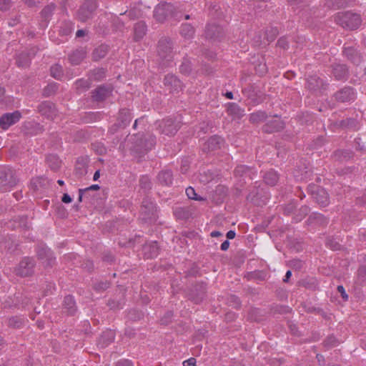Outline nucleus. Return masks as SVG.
Wrapping results in <instances>:
<instances>
[{"label":"nucleus","instance_id":"nucleus-1","mask_svg":"<svg viewBox=\"0 0 366 366\" xmlns=\"http://www.w3.org/2000/svg\"><path fill=\"white\" fill-rule=\"evenodd\" d=\"M158 61L162 66H166L173 59L172 44L167 38L159 40L157 46Z\"/></svg>","mask_w":366,"mask_h":366},{"label":"nucleus","instance_id":"nucleus-2","mask_svg":"<svg viewBox=\"0 0 366 366\" xmlns=\"http://www.w3.org/2000/svg\"><path fill=\"white\" fill-rule=\"evenodd\" d=\"M335 21L344 28L356 29L361 24L360 15L352 12L338 13Z\"/></svg>","mask_w":366,"mask_h":366},{"label":"nucleus","instance_id":"nucleus-3","mask_svg":"<svg viewBox=\"0 0 366 366\" xmlns=\"http://www.w3.org/2000/svg\"><path fill=\"white\" fill-rule=\"evenodd\" d=\"M16 172L11 168L0 169V190L6 191L16 184Z\"/></svg>","mask_w":366,"mask_h":366},{"label":"nucleus","instance_id":"nucleus-4","mask_svg":"<svg viewBox=\"0 0 366 366\" xmlns=\"http://www.w3.org/2000/svg\"><path fill=\"white\" fill-rule=\"evenodd\" d=\"M97 8V4L93 0L86 1L77 11L76 17L81 21H86L92 18Z\"/></svg>","mask_w":366,"mask_h":366},{"label":"nucleus","instance_id":"nucleus-5","mask_svg":"<svg viewBox=\"0 0 366 366\" xmlns=\"http://www.w3.org/2000/svg\"><path fill=\"white\" fill-rule=\"evenodd\" d=\"M175 7L169 3L159 4L154 10V16L158 21H163L169 15H176Z\"/></svg>","mask_w":366,"mask_h":366},{"label":"nucleus","instance_id":"nucleus-6","mask_svg":"<svg viewBox=\"0 0 366 366\" xmlns=\"http://www.w3.org/2000/svg\"><path fill=\"white\" fill-rule=\"evenodd\" d=\"M155 143V137L149 136L148 139H141L139 141L135 142L132 149L142 154L152 149Z\"/></svg>","mask_w":366,"mask_h":366},{"label":"nucleus","instance_id":"nucleus-7","mask_svg":"<svg viewBox=\"0 0 366 366\" xmlns=\"http://www.w3.org/2000/svg\"><path fill=\"white\" fill-rule=\"evenodd\" d=\"M158 129L162 134L172 136L179 129V124L172 119H167L159 123Z\"/></svg>","mask_w":366,"mask_h":366},{"label":"nucleus","instance_id":"nucleus-8","mask_svg":"<svg viewBox=\"0 0 366 366\" xmlns=\"http://www.w3.org/2000/svg\"><path fill=\"white\" fill-rule=\"evenodd\" d=\"M34 262L31 259L24 258L22 259L17 267L16 273L21 277H27L31 274L33 272Z\"/></svg>","mask_w":366,"mask_h":366},{"label":"nucleus","instance_id":"nucleus-9","mask_svg":"<svg viewBox=\"0 0 366 366\" xmlns=\"http://www.w3.org/2000/svg\"><path fill=\"white\" fill-rule=\"evenodd\" d=\"M21 118V113L18 111L6 113L0 118V126L3 129H7L10 126L16 124Z\"/></svg>","mask_w":366,"mask_h":366},{"label":"nucleus","instance_id":"nucleus-10","mask_svg":"<svg viewBox=\"0 0 366 366\" xmlns=\"http://www.w3.org/2000/svg\"><path fill=\"white\" fill-rule=\"evenodd\" d=\"M164 85L169 92H179L182 89L180 80L173 74H167L165 76Z\"/></svg>","mask_w":366,"mask_h":366},{"label":"nucleus","instance_id":"nucleus-11","mask_svg":"<svg viewBox=\"0 0 366 366\" xmlns=\"http://www.w3.org/2000/svg\"><path fill=\"white\" fill-rule=\"evenodd\" d=\"M284 127V123L281 121L278 116H274L271 119L267 120L264 127V130L266 132L272 133L278 132Z\"/></svg>","mask_w":366,"mask_h":366},{"label":"nucleus","instance_id":"nucleus-12","mask_svg":"<svg viewBox=\"0 0 366 366\" xmlns=\"http://www.w3.org/2000/svg\"><path fill=\"white\" fill-rule=\"evenodd\" d=\"M335 99L341 102H350L355 99V92L350 87H345L335 94Z\"/></svg>","mask_w":366,"mask_h":366},{"label":"nucleus","instance_id":"nucleus-13","mask_svg":"<svg viewBox=\"0 0 366 366\" xmlns=\"http://www.w3.org/2000/svg\"><path fill=\"white\" fill-rule=\"evenodd\" d=\"M112 92V89L109 86H103L97 88L94 92L92 97L96 101H102L107 98Z\"/></svg>","mask_w":366,"mask_h":366},{"label":"nucleus","instance_id":"nucleus-14","mask_svg":"<svg viewBox=\"0 0 366 366\" xmlns=\"http://www.w3.org/2000/svg\"><path fill=\"white\" fill-rule=\"evenodd\" d=\"M222 139L218 136H213L210 137L207 142H205L203 150L204 151H214L219 149L222 144Z\"/></svg>","mask_w":366,"mask_h":366},{"label":"nucleus","instance_id":"nucleus-15","mask_svg":"<svg viewBox=\"0 0 366 366\" xmlns=\"http://www.w3.org/2000/svg\"><path fill=\"white\" fill-rule=\"evenodd\" d=\"M144 255L147 258H154L159 254V247L157 242H151L143 247Z\"/></svg>","mask_w":366,"mask_h":366},{"label":"nucleus","instance_id":"nucleus-16","mask_svg":"<svg viewBox=\"0 0 366 366\" xmlns=\"http://www.w3.org/2000/svg\"><path fill=\"white\" fill-rule=\"evenodd\" d=\"M30 189L36 193L38 195V192L40 194L44 192L45 189V179L43 177H36L31 179L30 184Z\"/></svg>","mask_w":366,"mask_h":366},{"label":"nucleus","instance_id":"nucleus-17","mask_svg":"<svg viewBox=\"0 0 366 366\" xmlns=\"http://www.w3.org/2000/svg\"><path fill=\"white\" fill-rule=\"evenodd\" d=\"M63 309L65 312L70 315H73L76 310V304L74 297L71 295L66 296L63 302Z\"/></svg>","mask_w":366,"mask_h":366},{"label":"nucleus","instance_id":"nucleus-18","mask_svg":"<svg viewBox=\"0 0 366 366\" xmlns=\"http://www.w3.org/2000/svg\"><path fill=\"white\" fill-rule=\"evenodd\" d=\"M114 340V333L112 330L104 332L98 341V345L101 347H106Z\"/></svg>","mask_w":366,"mask_h":366},{"label":"nucleus","instance_id":"nucleus-19","mask_svg":"<svg viewBox=\"0 0 366 366\" xmlns=\"http://www.w3.org/2000/svg\"><path fill=\"white\" fill-rule=\"evenodd\" d=\"M313 197L319 204L323 207L326 206L329 202L328 194L324 189H317V192L313 194Z\"/></svg>","mask_w":366,"mask_h":366},{"label":"nucleus","instance_id":"nucleus-20","mask_svg":"<svg viewBox=\"0 0 366 366\" xmlns=\"http://www.w3.org/2000/svg\"><path fill=\"white\" fill-rule=\"evenodd\" d=\"M86 51L84 49L74 51L69 56V60L72 64L77 65L85 58Z\"/></svg>","mask_w":366,"mask_h":366},{"label":"nucleus","instance_id":"nucleus-21","mask_svg":"<svg viewBox=\"0 0 366 366\" xmlns=\"http://www.w3.org/2000/svg\"><path fill=\"white\" fill-rule=\"evenodd\" d=\"M332 74L336 79L341 80L347 76V69L345 65L338 64L333 66Z\"/></svg>","mask_w":366,"mask_h":366},{"label":"nucleus","instance_id":"nucleus-22","mask_svg":"<svg viewBox=\"0 0 366 366\" xmlns=\"http://www.w3.org/2000/svg\"><path fill=\"white\" fill-rule=\"evenodd\" d=\"M322 86V81L317 76H311L307 79V87L310 90L316 91Z\"/></svg>","mask_w":366,"mask_h":366},{"label":"nucleus","instance_id":"nucleus-23","mask_svg":"<svg viewBox=\"0 0 366 366\" xmlns=\"http://www.w3.org/2000/svg\"><path fill=\"white\" fill-rule=\"evenodd\" d=\"M131 114L127 109L121 110L118 117V125L120 127H125L131 120Z\"/></svg>","mask_w":366,"mask_h":366},{"label":"nucleus","instance_id":"nucleus-24","mask_svg":"<svg viewBox=\"0 0 366 366\" xmlns=\"http://www.w3.org/2000/svg\"><path fill=\"white\" fill-rule=\"evenodd\" d=\"M155 210L154 205L152 202L144 201L141 208L142 214H145V218H150L154 214Z\"/></svg>","mask_w":366,"mask_h":366},{"label":"nucleus","instance_id":"nucleus-25","mask_svg":"<svg viewBox=\"0 0 366 366\" xmlns=\"http://www.w3.org/2000/svg\"><path fill=\"white\" fill-rule=\"evenodd\" d=\"M227 112L229 114L232 115L235 118H239L243 116L244 110L242 109L235 103H229L227 106Z\"/></svg>","mask_w":366,"mask_h":366},{"label":"nucleus","instance_id":"nucleus-26","mask_svg":"<svg viewBox=\"0 0 366 366\" xmlns=\"http://www.w3.org/2000/svg\"><path fill=\"white\" fill-rule=\"evenodd\" d=\"M180 33L184 39H190L194 36V29L191 24H184L182 25Z\"/></svg>","mask_w":366,"mask_h":366},{"label":"nucleus","instance_id":"nucleus-27","mask_svg":"<svg viewBox=\"0 0 366 366\" xmlns=\"http://www.w3.org/2000/svg\"><path fill=\"white\" fill-rule=\"evenodd\" d=\"M344 54L354 64H359L360 62V57L358 56L357 53L353 48H345Z\"/></svg>","mask_w":366,"mask_h":366},{"label":"nucleus","instance_id":"nucleus-28","mask_svg":"<svg viewBox=\"0 0 366 366\" xmlns=\"http://www.w3.org/2000/svg\"><path fill=\"white\" fill-rule=\"evenodd\" d=\"M146 33V25L144 22H138L134 26V39L138 41L141 39Z\"/></svg>","mask_w":366,"mask_h":366},{"label":"nucleus","instance_id":"nucleus-29","mask_svg":"<svg viewBox=\"0 0 366 366\" xmlns=\"http://www.w3.org/2000/svg\"><path fill=\"white\" fill-rule=\"evenodd\" d=\"M222 32V29L214 24L207 26L206 30L207 36L212 39L219 38Z\"/></svg>","mask_w":366,"mask_h":366},{"label":"nucleus","instance_id":"nucleus-30","mask_svg":"<svg viewBox=\"0 0 366 366\" xmlns=\"http://www.w3.org/2000/svg\"><path fill=\"white\" fill-rule=\"evenodd\" d=\"M159 182L164 185H169L172 183V174L170 171H162L158 175Z\"/></svg>","mask_w":366,"mask_h":366},{"label":"nucleus","instance_id":"nucleus-31","mask_svg":"<svg viewBox=\"0 0 366 366\" xmlns=\"http://www.w3.org/2000/svg\"><path fill=\"white\" fill-rule=\"evenodd\" d=\"M264 179L267 184L272 186L277 182L278 176L274 171H269L264 174Z\"/></svg>","mask_w":366,"mask_h":366},{"label":"nucleus","instance_id":"nucleus-32","mask_svg":"<svg viewBox=\"0 0 366 366\" xmlns=\"http://www.w3.org/2000/svg\"><path fill=\"white\" fill-rule=\"evenodd\" d=\"M108 51V47L106 45H101L93 52V57L95 60L100 59L106 56Z\"/></svg>","mask_w":366,"mask_h":366},{"label":"nucleus","instance_id":"nucleus-33","mask_svg":"<svg viewBox=\"0 0 366 366\" xmlns=\"http://www.w3.org/2000/svg\"><path fill=\"white\" fill-rule=\"evenodd\" d=\"M267 115L264 112L258 111L250 115L249 119L252 123H258L266 120Z\"/></svg>","mask_w":366,"mask_h":366},{"label":"nucleus","instance_id":"nucleus-34","mask_svg":"<svg viewBox=\"0 0 366 366\" xmlns=\"http://www.w3.org/2000/svg\"><path fill=\"white\" fill-rule=\"evenodd\" d=\"M251 171L244 165L237 166L234 169V174L239 177H250Z\"/></svg>","mask_w":366,"mask_h":366},{"label":"nucleus","instance_id":"nucleus-35","mask_svg":"<svg viewBox=\"0 0 366 366\" xmlns=\"http://www.w3.org/2000/svg\"><path fill=\"white\" fill-rule=\"evenodd\" d=\"M49 162V167L51 169H57L61 164L60 159L55 155H50L47 157V162Z\"/></svg>","mask_w":366,"mask_h":366},{"label":"nucleus","instance_id":"nucleus-36","mask_svg":"<svg viewBox=\"0 0 366 366\" xmlns=\"http://www.w3.org/2000/svg\"><path fill=\"white\" fill-rule=\"evenodd\" d=\"M16 222L18 223V226L25 229V231L30 228V222L26 217H19L16 219Z\"/></svg>","mask_w":366,"mask_h":366},{"label":"nucleus","instance_id":"nucleus-37","mask_svg":"<svg viewBox=\"0 0 366 366\" xmlns=\"http://www.w3.org/2000/svg\"><path fill=\"white\" fill-rule=\"evenodd\" d=\"M29 58L25 54H20L16 59V64L19 66H26L29 63Z\"/></svg>","mask_w":366,"mask_h":366},{"label":"nucleus","instance_id":"nucleus-38","mask_svg":"<svg viewBox=\"0 0 366 366\" xmlns=\"http://www.w3.org/2000/svg\"><path fill=\"white\" fill-rule=\"evenodd\" d=\"M185 192H186V194L188 197V198H189L191 199H194V200H198V201L204 200V199L202 197H201L197 194V193L195 192V190L191 187H187L186 189Z\"/></svg>","mask_w":366,"mask_h":366},{"label":"nucleus","instance_id":"nucleus-39","mask_svg":"<svg viewBox=\"0 0 366 366\" xmlns=\"http://www.w3.org/2000/svg\"><path fill=\"white\" fill-rule=\"evenodd\" d=\"M51 76L55 79H59L62 74L61 67L59 65L52 66L50 69Z\"/></svg>","mask_w":366,"mask_h":366},{"label":"nucleus","instance_id":"nucleus-40","mask_svg":"<svg viewBox=\"0 0 366 366\" xmlns=\"http://www.w3.org/2000/svg\"><path fill=\"white\" fill-rule=\"evenodd\" d=\"M179 69L183 74H189L191 71V62L189 60H184L181 64Z\"/></svg>","mask_w":366,"mask_h":366},{"label":"nucleus","instance_id":"nucleus-41","mask_svg":"<svg viewBox=\"0 0 366 366\" xmlns=\"http://www.w3.org/2000/svg\"><path fill=\"white\" fill-rule=\"evenodd\" d=\"M109 287V283L107 281L99 282L95 284L94 289L97 291H104Z\"/></svg>","mask_w":366,"mask_h":366},{"label":"nucleus","instance_id":"nucleus-42","mask_svg":"<svg viewBox=\"0 0 366 366\" xmlns=\"http://www.w3.org/2000/svg\"><path fill=\"white\" fill-rule=\"evenodd\" d=\"M11 6V0H0V10H8Z\"/></svg>","mask_w":366,"mask_h":366},{"label":"nucleus","instance_id":"nucleus-43","mask_svg":"<svg viewBox=\"0 0 366 366\" xmlns=\"http://www.w3.org/2000/svg\"><path fill=\"white\" fill-rule=\"evenodd\" d=\"M140 186L144 189L150 188V182L147 177H143L140 179Z\"/></svg>","mask_w":366,"mask_h":366},{"label":"nucleus","instance_id":"nucleus-44","mask_svg":"<svg viewBox=\"0 0 366 366\" xmlns=\"http://www.w3.org/2000/svg\"><path fill=\"white\" fill-rule=\"evenodd\" d=\"M76 172L79 176H83L86 173V169L84 165H81V167L77 166L76 167Z\"/></svg>","mask_w":366,"mask_h":366},{"label":"nucleus","instance_id":"nucleus-45","mask_svg":"<svg viewBox=\"0 0 366 366\" xmlns=\"http://www.w3.org/2000/svg\"><path fill=\"white\" fill-rule=\"evenodd\" d=\"M358 275L362 278V282H366V268H360L358 270Z\"/></svg>","mask_w":366,"mask_h":366},{"label":"nucleus","instance_id":"nucleus-46","mask_svg":"<svg viewBox=\"0 0 366 366\" xmlns=\"http://www.w3.org/2000/svg\"><path fill=\"white\" fill-rule=\"evenodd\" d=\"M337 291L340 293L341 296L342 297V298L344 300H347L348 296L346 294L345 288L343 287V286H342V285L338 286L337 287Z\"/></svg>","mask_w":366,"mask_h":366},{"label":"nucleus","instance_id":"nucleus-47","mask_svg":"<svg viewBox=\"0 0 366 366\" xmlns=\"http://www.w3.org/2000/svg\"><path fill=\"white\" fill-rule=\"evenodd\" d=\"M184 366H197L194 358H190L184 362Z\"/></svg>","mask_w":366,"mask_h":366},{"label":"nucleus","instance_id":"nucleus-48","mask_svg":"<svg viewBox=\"0 0 366 366\" xmlns=\"http://www.w3.org/2000/svg\"><path fill=\"white\" fill-rule=\"evenodd\" d=\"M277 44L280 47L283 49H287L288 47V44L285 39H280L277 41Z\"/></svg>","mask_w":366,"mask_h":366},{"label":"nucleus","instance_id":"nucleus-49","mask_svg":"<svg viewBox=\"0 0 366 366\" xmlns=\"http://www.w3.org/2000/svg\"><path fill=\"white\" fill-rule=\"evenodd\" d=\"M57 89L56 84L51 83L47 85V94L54 92Z\"/></svg>","mask_w":366,"mask_h":366},{"label":"nucleus","instance_id":"nucleus-50","mask_svg":"<svg viewBox=\"0 0 366 366\" xmlns=\"http://www.w3.org/2000/svg\"><path fill=\"white\" fill-rule=\"evenodd\" d=\"M94 72L97 73V74H95V75H97L95 76V79H97L102 78L104 74V71L102 69H97L94 71Z\"/></svg>","mask_w":366,"mask_h":366},{"label":"nucleus","instance_id":"nucleus-51","mask_svg":"<svg viewBox=\"0 0 366 366\" xmlns=\"http://www.w3.org/2000/svg\"><path fill=\"white\" fill-rule=\"evenodd\" d=\"M116 366H132V364L130 361L124 360L118 362Z\"/></svg>","mask_w":366,"mask_h":366},{"label":"nucleus","instance_id":"nucleus-52","mask_svg":"<svg viewBox=\"0 0 366 366\" xmlns=\"http://www.w3.org/2000/svg\"><path fill=\"white\" fill-rule=\"evenodd\" d=\"M71 197L68 194H64L61 199V201L66 204L71 202Z\"/></svg>","mask_w":366,"mask_h":366},{"label":"nucleus","instance_id":"nucleus-53","mask_svg":"<svg viewBox=\"0 0 366 366\" xmlns=\"http://www.w3.org/2000/svg\"><path fill=\"white\" fill-rule=\"evenodd\" d=\"M229 242L228 240H225L222 243L220 248L222 251H226L229 248Z\"/></svg>","mask_w":366,"mask_h":366},{"label":"nucleus","instance_id":"nucleus-54","mask_svg":"<svg viewBox=\"0 0 366 366\" xmlns=\"http://www.w3.org/2000/svg\"><path fill=\"white\" fill-rule=\"evenodd\" d=\"M86 31L84 29L78 30L76 33V36L78 38L83 37L86 35Z\"/></svg>","mask_w":366,"mask_h":366},{"label":"nucleus","instance_id":"nucleus-55","mask_svg":"<svg viewBox=\"0 0 366 366\" xmlns=\"http://www.w3.org/2000/svg\"><path fill=\"white\" fill-rule=\"evenodd\" d=\"M187 167H188L187 161L182 162V167H181V172L182 173H186L187 171Z\"/></svg>","mask_w":366,"mask_h":366},{"label":"nucleus","instance_id":"nucleus-56","mask_svg":"<svg viewBox=\"0 0 366 366\" xmlns=\"http://www.w3.org/2000/svg\"><path fill=\"white\" fill-rule=\"evenodd\" d=\"M99 189V187L98 184H93V185H92L91 187H89L88 188L84 189V191L87 192L89 190H97Z\"/></svg>","mask_w":366,"mask_h":366},{"label":"nucleus","instance_id":"nucleus-57","mask_svg":"<svg viewBox=\"0 0 366 366\" xmlns=\"http://www.w3.org/2000/svg\"><path fill=\"white\" fill-rule=\"evenodd\" d=\"M234 237H235V232L234 231L229 230V232H227V239H234Z\"/></svg>","mask_w":366,"mask_h":366},{"label":"nucleus","instance_id":"nucleus-58","mask_svg":"<svg viewBox=\"0 0 366 366\" xmlns=\"http://www.w3.org/2000/svg\"><path fill=\"white\" fill-rule=\"evenodd\" d=\"M291 275H292V272H291V271H290V270H288V271L286 272V274H285V278L283 279V281H284L285 282H288V280H289V279L290 278Z\"/></svg>","mask_w":366,"mask_h":366},{"label":"nucleus","instance_id":"nucleus-59","mask_svg":"<svg viewBox=\"0 0 366 366\" xmlns=\"http://www.w3.org/2000/svg\"><path fill=\"white\" fill-rule=\"evenodd\" d=\"M221 235H222L221 232H219L218 231H213L211 233V236L213 237H217L221 236Z\"/></svg>","mask_w":366,"mask_h":366},{"label":"nucleus","instance_id":"nucleus-60","mask_svg":"<svg viewBox=\"0 0 366 366\" xmlns=\"http://www.w3.org/2000/svg\"><path fill=\"white\" fill-rule=\"evenodd\" d=\"M224 95L227 99H233V94L232 92H227Z\"/></svg>","mask_w":366,"mask_h":366},{"label":"nucleus","instance_id":"nucleus-61","mask_svg":"<svg viewBox=\"0 0 366 366\" xmlns=\"http://www.w3.org/2000/svg\"><path fill=\"white\" fill-rule=\"evenodd\" d=\"M85 192H86L84 191V189H79V198H78L79 202H81L83 194L85 193Z\"/></svg>","mask_w":366,"mask_h":366},{"label":"nucleus","instance_id":"nucleus-62","mask_svg":"<svg viewBox=\"0 0 366 366\" xmlns=\"http://www.w3.org/2000/svg\"><path fill=\"white\" fill-rule=\"evenodd\" d=\"M99 176H100V174H99V171H97L94 174V177H93V179L94 181H97L99 178Z\"/></svg>","mask_w":366,"mask_h":366},{"label":"nucleus","instance_id":"nucleus-63","mask_svg":"<svg viewBox=\"0 0 366 366\" xmlns=\"http://www.w3.org/2000/svg\"><path fill=\"white\" fill-rule=\"evenodd\" d=\"M38 324V327L40 328V329H43L44 327V322H37Z\"/></svg>","mask_w":366,"mask_h":366},{"label":"nucleus","instance_id":"nucleus-64","mask_svg":"<svg viewBox=\"0 0 366 366\" xmlns=\"http://www.w3.org/2000/svg\"><path fill=\"white\" fill-rule=\"evenodd\" d=\"M58 182V184H59V185H63V184H64V181H62V180H58V182Z\"/></svg>","mask_w":366,"mask_h":366}]
</instances>
